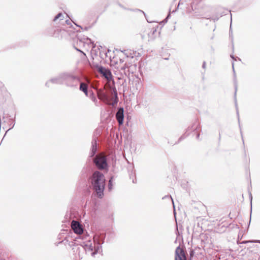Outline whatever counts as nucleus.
I'll return each instance as SVG.
<instances>
[{
	"label": "nucleus",
	"instance_id": "nucleus-1",
	"mask_svg": "<svg viewBox=\"0 0 260 260\" xmlns=\"http://www.w3.org/2000/svg\"><path fill=\"white\" fill-rule=\"evenodd\" d=\"M96 92L98 98L108 105H114L118 102L116 88L111 87L108 83L103 89H96Z\"/></svg>",
	"mask_w": 260,
	"mask_h": 260
},
{
	"label": "nucleus",
	"instance_id": "nucleus-2",
	"mask_svg": "<svg viewBox=\"0 0 260 260\" xmlns=\"http://www.w3.org/2000/svg\"><path fill=\"white\" fill-rule=\"evenodd\" d=\"M105 177L103 173L95 171L90 177V182L93 189L96 192L98 197L102 198L105 187Z\"/></svg>",
	"mask_w": 260,
	"mask_h": 260
},
{
	"label": "nucleus",
	"instance_id": "nucleus-3",
	"mask_svg": "<svg viewBox=\"0 0 260 260\" xmlns=\"http://www.w3.org/2000/svg\"><path fill=\"white\" fill-rule=\"evenodd\" d=\"M94 162L99 169H105L107 167L106 156L103 154H100L96 156Z\"/></svg>",
	"mask_w": 260,
	"mask_h": 260
},
{
	"label": "nucleus",
	"instance_id": "nucleus-4",
	"mask_svg": "<svg viewBox=\"0 0 260 260\" xmlns=\"http://www.w3.org/2000/svg\"><path fill=\"white\" fill-rule=\"evenodd\" d=\"M175 260H187L184 250L180 247H178L175 250Z\"/></svg>",
	"mask_w": 260,
	"mask_h": 260
},
{
	"label": "nucleus",
	"instance_id": "nucleus-5",
	"mask_svg": "<svg viewBox=\"0 0 260 260\" xmlns=\"http://www.w3.org/2000/svg\"><path fill=\"white\" fill-rule=\"evenodd\" d=\"M6 123H8V124L9 125L8 130L11 129L14 125V124H13L12 118H9L8 117L4 116L2 120L1 121L0 127L3 126L4 128L6 125Z\"/></svg>",
	"mask_w": 260,
	"mask_h": 260
},
{
	"label": "nucleus",
	"instance_id": "nucleus-6",
	"mask_svg": "<svg viewBox=\"0 0 260 260\" xmlns=\"http://www.w3.org/2000/svg\"><path fill=\"white\" fill-rule=\"evenodd\" d=\"M144 32H146L148 34V41L152 40L156 37L155 34L157 32V28H146L144 29Z\"/></svg>",
	"mask_w": 260,
	"mask_h": 260
},
{
	"label": "nucleus",
	"instance_id": "nucleus-7",
	"mask_svg": "<svg viewBox=\"0 0 260 260\" xmlns=\"http://www.w3.org/2000/svg\"><path fill=\"white\" fill-rule=\"evenodd\" d=\"M71 227L76 234H81L83 233V229L81 225L78 221L73 220L71 223Z\"/></svg>",
	"mask_w": 260,
	"mask_h": 260
},
{
	"label": "nucleus",
	"instance_id": "nucleus-8",
	"mask_svg": "<svg viewBox=\"0 0 260 260\" xmlns=\"http://www.w3.org/2000/svg\"><path fill=\"white\" fill-rule=\"evenodd\" d=\"M99 72L103 74V75L107 79L108 82H109L112 77V75L111 73L108 70L101 68L99 69Z\"/></svg>",
	"mask_w": 260,
	"mask_h": 260
},
{
	"label": "nucleus",
	"instance_id": "nucleus-9",
	"mask_svg": "<svg viewBox=\"0 0 260 260\" xmlns=\"http://www.w3.org/2000/svg\"><path fill=\"white\" fill-rule=\"evenodd\" d=\"M116 119L120 125L123 123V109L121 108L119 109L116 114Z\"/></svg>",
	"mask_w": 260,
	"mask_h": 260
},
{
	"label": "nucleus",
	"instance_id": "nucleus-10",
	"mask_svg": "<svg viewBox=\"0 0 260 260\" xmlns=\"http://www.w3.org/2000/svg\"><path fill=\"white\" fill-rule=\"evenodd\" d=\"M79 89L83 91L86 96H88V85L85 83H81Z\"/></svg>",
	"mask_w": 260,
	"mask_h": 260
},
{
	"label": "nucleus",
	"instance_id": "nucleus-11",
	"mask_svg": "<svg viewBox=\"0 0 260 260\" xmlns=\"http://www.w3.org/2000/svg\"><path fill=\"white\" fill-rule=\"evenodd\" d=\"M63 19V15L61 14V13H59L54 18V21H56L57 19Z\"/></svg>",
	"mask_w": 260,
	"mask_h": 260
},
{
	"label": "nucleus",
	"instance_id": "nucleus-12",
	"mask_svg": "<svg viewBox=\"0 0 260 260\" xmlns=\"http://www.w3.org/2000/svg\"><path fill=\"white\" fill-rule=\"evenodd\" d=\"M76 50L80 52H81L82 54H83V55L84 56V57L86 58V55L85 53H84L83 51H82L81 50L76 48Z\"/></svg>",
	"mask_w": 260,
	"mask_h": 260
},
{
	"label": "nucleus",
	"instance_id": "nucleus-13",
	"mask_svg": "<svg viewBox=\"0 0 260 260\" xmlns=\"http://www.w3.org/2000/svg\"><path fill=\"white\" fill-rule=\"evenodd\" d=\"M109 188H111V184H112V183H111V180L110 179L109 180Z\"/></svg>",
	"mask_w": 260,
	"mask_h": 260
}]
</instances>
